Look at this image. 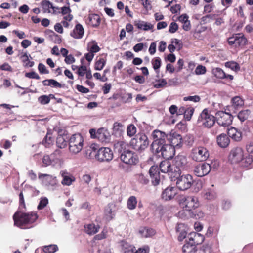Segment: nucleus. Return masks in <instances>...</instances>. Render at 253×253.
Masks as SVG:
<instances>
[{
    "mask_svg": "<svg viewBox=\"0 0 253 253\" xmlns=\"http://www.w3.org/2000/svg\"><path fill=\"white\" fill-rule=\"evenodd\" d=\"M139 233L143 237L149 238L154 236L156 234V231L152 228L141 227L139 230Z\"/></svg>",
    "mask_w": 253,
    "mask_h": 253,
    "instance_id": "obj_31",
    "label": "nucleus"
},
{
    "mask_svg": "<svg viewBox=\"0 0 253 253\" xmlns=\"http://www.w3.org/2000/svg\"><path fill=\"white\" fill-rule=\"evenodd\" d=\"M244 100L240 96H235L232 99V105L229 107L228 110L232 113H236V111L243 106Z\"/></svg>",
    "mask_w": 253,
    "mask_h": 253,
    "instance_id": "obj_23",
    "label": "nucleus"
},
{
    "mask_svg": "<svg viewBox=\"0 0 253 253\" xmlns=\"http://www.w3.org/2000/svg\"><path fill=\"white\" fill-rule=\"evenodd\" d=\"M149 143L148 137L145 134H139L131 139L130 144L135 150L141 152L147 148Z\"/></svg>",
    "mask_w": 253,
    "mask_h": 253,
    "instance_id": "obj_6",
    "label": "nucleus"
},
{
    "mask_svg": "<svg viewBox=\"0 0 253 253\" xmlns=\"http://www.w3.org/2000/svg\"><path fill=\"white\" fill-rule=\"evenodd\" d=\"M44 86H50L52 87L62 88L63 85L59 82L53 79H47L42 82Z\"/></svg>",
    "mask_w": 253,
    "mask_h": 253,
    "instance_id": "obj_39",
    "label": "nucleus"
},
{
    "mask_svg": "<svg viewBox=\"0 0 253 253\" xmlns=\"http://www.w3.org/2000/svg\"><path fill=\"white\" fill-rule=\"evenodd\" d=\"M206 72V68L203 65H198L195 69V73L196 75H203Z\"/></svg>",
    "mask_w": 253,
    "mask_h": 253,
    "instance_id": "obj_57",
    "label": "nucleus"
},
{
    "mask_svg": "<svg viewBox=\"0 0 253 253\" xmlns=\"http://www.w3.org/2000/svg\"><path fill=\"white\" fill-rule=\"evenodd\" d=\"M250 114L251 111L250 110H244L239 112L237 117L241 122H243L248 119Z\"/></svg>",
    "mask_w": 253,
    "mask_h": 253,
    "instance_id": "obj_42",
    "label": "nucleus"
},
{
    "mask_svg": "<svg viewBox=\"0 0 253 253\" xmlns=\"http://www.w3.org/2000/svg\"><path fill=\"white\" fill-rule=\"evenodd\" d=\"M88 19V24L94 27H98L100 23V18L98 14H90Z\"/></svg>",
    "mask_w": 253,
    "mask_h": 253,
    "instance_id": "obj_33",
    "label": "nucleus"
},
{
    "mask_svg": "<svg viewBox=\"0 0 253 253\" xmlns=\"http://www.w3.org/2000/svg\"><path fill=\"white\" fill-rule=\"evenodd\" d=\"M49 96L46 95H43L40 96L38 98V101L42 105H45L49 103L50 102Z\"/></svg>",
    "mask_w": 253,
    "mask_h": 253,
    "instance_id": "obj_54",
    "label": "nucleus"
},
{
    "mask_svg": "<svg viewBox=\"0 0 253 253\" xmlns=\"http://www.w3.org/2000/svg\"><path fill=\"white\" fill-rule=\"evenodd\" d=\"M58 250V247L56 245H50L44 247L45 253H54Z\"/></svg>",
    "mask_w": 253,
    "mask_h": 253,
    "instance_id": "obj_50",
    "label": "nucleus"
},
{
    "mask_svg": "<svg viewBox=\"0 0 253 253\" xmlns=\"http://www.w3.org/2000/svg\"><path fill=\"white\" fill-rule=\"evenodd\" d=\"M120 157L122 162L128 165H135L138 161L137 155L134 152L129 150L124 151Z\"/></svg>",
    "mask_w": 253,
    "mask_h": 253,
    "instance_id": "obj_13",
    "label": "nucleus"
},
{
    "mask_svg": "<svg viewBox=\"0 0 253 253\" xmlns=\"http://www.w3.org/2000/svg\"><path fill=\"white\" fill-rule=\"evenodd\" d=\"M167 83L165 79H162L161 80H159L157 83L155 84H154V87L156 88H159L163 87L166 85Z\"/></svg>",
    "mask_w": 253,
    "mask_h": 253,
    "instance_id": "obj_60",
    "label": "nucleus"
},
{
    "mask_svg": "<svg viewBox=\"0 0 253 253\" xmlns=\"http://www.w3.org/2000/svg\"><path fill=\"white\" fill-rule=\"evenodd\" d=\"M136 132V128L134 125L131 124L127 126L126 130L127 135L130 137L133 136L135 134Z\"/></svg>",
    "mask_w": 253,
    "mask_h": 253,
    "instance_id": "obj_52",
    "label": "nucleus"
},
{
    "mask_svg": "<svg viewBox=\"0 0 253 253\" xmlns=\"http://www.w3.org/2000/svg\"><path fill=\"white\" fill-rule=\"evenodd\" d=\"M61 151L60 150H56L50 155L51 156V165L60 167L63 164V160L60 158Z\"/></svg>",
    "mask_w": 253,
    "mask_h": 253,
    "instance_id": "obj_24",
    "label": "nucleus"
},
{
    "mask_svg": "<svg viewBox=\"0 0 253 253\" xmlns=\"http://www.w3.org/2000/svg\"><path fill=\"white\" fill-rule=\"evenodd\" d=\"M44 13H50V9H54V7L52 4L47 0H43L41 3Z\"/></svg>",
    "mask_w": 253,
    "mask_h": 253,
    "instance_id": "obj_40",
    "label": "nucleus"
},
{
    "mask_svg": "<svg viewBox=\"0 0 253 253\" xmlns=\"http://www.w3.org/2000/svg\"><path fill=\"white\" fill-rule=\"evenodd\" d=\"M84 228L86 233L89 235H93L98 232L100 226L92 223L85 225Z\"/></svg>",
    "mask_w": 253,
    "mask_h": 253,
    "instance_id": "obj_36",
    "label": "nucleus"
},
{
    "mask_svg": "<svg viewBox=\"0 0 253 253\" xmlns=\"http://www.w3.org/2000/svg\"><path fill=\"white\" fill-rule=\"evenodd\" d=\"M38 70L40 73L42 74H48L49 73L45 65L42 63H39L38 65Z\"/></svg>",
    "mask_w": 253,
    "mask_h": 253,
    "instance_id": "obj_64",
    "label": "nucleus"
},
{
    "mask_svg": "<svg viewBox=\"0 0 253 253\" xmlns=\"http://www.w3.org/2000/svg\"><path fill=\"white\" fill-rule=\"evenodd\" d=\"M177 193V190L176 188L169 186L163 191L161 197L165 201H169L174 198Z\"/></svg>",
    "mask_w": 253,
    "mask_h": 253,
    "instance_id": "obj_20",
    "label": "nucleus"
},
{
    "mask_svg": "<svg viewBox=\"0 0 253 253\" xmlns=\"http://www.w3.org/2000/svg\"><path fill=\"white\" fill-rule=\"evenodd\" d=\"M194 109L193 108H189L186 109L184 114V118L186 120L189 121L191 119L193 114Z\"/></svg>",
    "mask_w": 253,
    "mask_h": 253,
    "instance_id": "obj_58",
    "label": "nucleus"
},
{
    "mask_svg": "<svg viewBox=\"0 0 253 253\" xmlns=\"http://www.w3.org/2000/svg\"><path fill=\"white\" fill-rule=\"evenodd\" d=\"M113 146L115 150L121 154L124 151L126 150V144L123 141H115Z\"/></svg>",
    "mask_w": 253,
    "mask_h": 253,
    "instance_id": "obj_35",
    "label": "nucleus"
},
{
    "mask_svg": "<svg viewBox=\"0 0 253 253\" xmlns=\"http://www.w3.org/2000/svg\"><path fill=\"white\" fill-rule=\"evenodd\" d=\"M48 203L47 198L44 197L41 198L39 204L38 206V209L41 210L44 208Z\"/></svg>",
    "mask_w": 253,
    "mask_h": 253,
    "instance_id": "obj_59",
    "label": "nucleus"
},
{
    "mask_svg": "<svg viewBox=\"0 0 253 253\" xmlns=\"http://www.w3.org/2000/svg\"><path fill=\"white\" fill-rule=\"evenodd\" d=\"M217 142L220 147L225 148L229 145L230 139L226 134H221L217 137Z\"/></svg>",
    "mask_w": 253,
    "mask_h": 253,
    "instance_id": "obj_32",
    "label": "nucleus"
},
{
    "mask_svg": "<svg viewBox=\"0 0 253 253\" xmlns=\"http://www.w3.org/2000/svg\"><path fill=\"white\" fill-rule=\"evenodd\" d=\"M115 208L113 204H109L104 210V218L107 221L112 220L115 216Z\"/></svg>",
    "mask_w": 253,
    "mask_h": 253,
    "instance_id": "obj_26",
    "label": "nucleus"
},
{
    "mask_svg": "<svg viewBox=\"0 0 253 253\" xmlns=\"http://www.w3.org/2000/svg\"><path fill=\"white\" fill-rule=\"evenodd\" d=\"M100 50V47L98 46L97 43L95 41H92L88 42L87 44V50L93 53H96Z\"/></svg>",
    "mask_w": 253,
    "mask_h": 253,
    "instance_id": "obj_37",
    "label": "nucleus"
},
{
    "mask_svg": "<svg viewBox=\"0 0 253 253\" xmlns=\"http://www.w3.org/2000/svg\"><path fill=\"white\" fill-rule=\"evenodd\" d=\"M110 137V133L107 129L104 128H100L97 131V139L101 142H109Z\"/></svg>",
    "mask_w": 253,
    "mask_h": 253,
    "instance_id": "obj_22",
    "label": "nucleus"
},
{
    "mask_svg": "<svg viewBox=\"0 0 253 253\" xmlns=\"http://www.w3.org/2000/svg\"><path fill=\"white\" fill-rule=\"evenodd\" d=\"M183 100L184 101H189L193 102H198L200 101L201 98L199 96L196 95L194 96H189L184 97L183 98Z\"/></svg>",
    "mask_w": 253,
    "mask_h": 253,
    "instance_id": "obj_56",
    "label": "nucleus"
},
{
    "mask_svg": "<svg viewBox=\"0 0 253 253\" xmlns=\"http://www.w3.org/2000/svg\"><path fill=\"white\" fill-rule=\"evenodd\" d=\"M231 113H233L231 111H229L227 108L225 109V111L217 112L215 114V118L218 125L223 126L230 125L233 119Z\"/></svg>",
    "mask_w": 253,
    "mask_h": 253,
    "instance_id": "obj_9",
    "label": "nucleus"
},
{
    "mask_svg": "<svg viewBox=\"0 0 253 253\" xmlns=\"http://www.w3.org/2000/svg\"><path fill=\"white\" fill-rule=\"evenodd\" d=\"M31 57L30 55H28L27 52L24 53L21 56V58L22 59V62L24 63V66L25 67H32L34 65V61L29 60V57Z\"/></svg>",
    "mask_w": 253,
    "mask_h": 253,
    "instance_id": "obj_41",
    "label": "nucleus"
},
{
    "mask_svg": "<svg viewBox=\"0 0 253 253\" xmlns=\"http://www.w3.org/2000/svg\"><path fill=\"white\" fill-rule=\"evenodd\" d=\"M193 183L192 176L189 174L183 175L177 178L176 186L182 191L189 189Z\"/></svg>",
    "mask_w": 253,
    "mask_h": 253,
    "instance_id": "obj_12",
    "label": "nucleus"
},
{
    "mask_svg": "<svg viewBox=\"0 0 253 253\" xmlns=\"http://www.w3.org/2000/svg\"><path fill=\"white\" fill-rule=\"evenodd\" d=\"M174 177L180 176L182 170L188 169V163L186 157L183 155H178L173 161Z\"/></svg>",
    "mask_w": 253,
    "mask_h": 253,
    "instance_id": "obj_4",
    "label": "nucleus"
},
{
    "mask_svg": "<svg viewBox=\"0 0 253 253\" xmlns=\"http://www.w3.org/2000/svg\"><path fill=\"white\" fill-rule=\"evenodd\" d=\"M158 169L162 172L167 173L170 176L174 177V168L169 161L164 160L161 162Z\"/></svg>",
    "mask_w": 253,
    "mask_h": 253,
    "instance_id": "obj_19",
    "label": "nucleus"
},
{
    "mask_svg": "<svg viewBox=\"0 0 253 253\" xmlns=\"http://www.w3.org/2000/svg\"><path fill=\"white\" fill-rule=\"evenodd\" d=\"M84 145V139L80 133L72 135L69 140V151L74 154L79 153L83 149Z\"/></svg>",
    "mask_w": 253,
    "mask_h": 253,
    "instance_id": "obj_3",
    "label": "nucleus"
},
{
    "mask_svg": "<svg viewBox=\"0 0 253 253\" xmlns=\"http://www.w3.org/2000/svg\"><path fill=\"white\" fill-rule=\"evenodd\" d=\"M213 74L218 79H228L230 80H233V76L231 75L226 74L224 71L220 68H215L212 69Z\"/></svg>",
    "mask_w": 253,
    "mask_h": 253,
    "instance_id": "obj_27",
    "label": "nucleus"
},
{
    "mask_svg": "<svg viewBox=\"0 0 253 253\" xmlns=\"http://www.w3.org/2000/svg\"><path fill=\"white\" fill-rule=\"evenodd\" d=\"M243 158V150L242 148L238 147L232 149L229 155V160L233 164L240 162Z\"/></svg>",
    "mask_w": 253,
    "mask_h": 253,
    "instance_id": "obj_16",
    "label": "nucleus"
},
{
    "mask_svg": "<svg viewBox=\"0 0 253 253\" xmlns=\"http://www.w3.org/2000/svg\"><path fill=\"white\" fill-rule=\"evenodd\" d=\"M97 149L96 148V145H91L86 151V154L87 157L89 159H92L95 158L96 159V155Z\"/></svg>",
    "mask_w": 253,
    "mask_h": 253,
    "instance_id": "obj_38",
    "label": "nucleus"
},
{
    "mask_svg": "<svg viewBox=\"0 0 253 253\" xmlns=\"http://www.w3.org/2000/svg\"><path fill=\"white\" fill-rule=\"evenodd\" d=\"M113 158V153L108 147H102L97 151L96 160L100 162H109Z\"/></svg>",
    "mask_w": 253,
    "mask_h": 253,
    "instance_id": "obj_15",
    "label": "nucleus"
},
{
    "mask_svg": "<svg viewBox=\"0 0 253 253\" xmlns=\"http://www.w3.org/2000/svg\"><path fill=\"white\" fill-rule=\"evenodd\" d=\"M123 125L121 123L115 122L113 125V132L121 134L123 131Z\"/></svg>",
    "mask_w": 253,
    "mask_h": 253,
    "instance_id": "obj_51",
    "label": "nucleus"
},
{
    "mask_svg": "<svg viewBox=\"0 0 253 253\" xmlns=\"http://www.w3.org/2000/svg\"><path fill=\"white\" fill-rule=\"evenodd\" d=\"M51 156L50 155H45L42 158V163L45 166L51 165Z\"/></svg>",
    "mask_w": 253,
    "mask_h": 253,
    "instance_id": "obj_62",
    "label": "nucleus"
},
{
    "mask_svg": "<svg viewBox=\"0 0 253 253\" xmlns=\"http://www.w3.org/2000/svg\"><path fill=\"white\" fill-rule=\"evenodd\" d=\"M190 216L191 217L194 218L195 219H200L204 217V213L201 211L197 210L194 211H191L189 212Z\"/></svg>",
    "mask_w": 253,
    "mask_h": 253,
    "instance_id": "obj_49",
    "label": "nucleus"
},
{
    "mask_svg": "<svg viewBox=\"0 0 253 253\" xmlns=\"http://www.w3.org/2000/svg\"><path fill=\"white\" fill-rule=\"evenodd\" d=\"M56 144L58 147L64 148L67 146V143L63 136L59 135L57 137Z\"/></svg>",
    "mask_w": 253,
    "mask_h": 253,
    "instance_id": "obj_46",
    "label": "nucleus"
},
{
    "mask_svg": "<svg viewBox=\"0 0 253 253\" xmlns=\"http://www.w3.org/2000/svg\"><path fill=\"white\" fill-rule=\"evenodd\" d=\"M211 170V165L205 163L196 166L194 169V172L196 176L202 177L207 175Z\"/></svg>",
    "mask_w": 253,
    "mask_h": 253,
    "instance_id": "obj_17",
    "label": "nucleus"
},
{
    "mask_svg": "<svg viewBox=\"0 0 253 253\" xmlns=\"http://www.w3.org/2000/svg\"><path fill=\"white\" fill-rule=\"evenodd\" d=\"M37 213L35 212L23 213L16 212L13 216L14 225L22 229L29 228L30 225L38 218Z\"/></svg>",
    "mask_w": 253,
    "mask_h": 253,
    "instance_id": "obj_2",
    "label": "nucleus"
},
{
    "mask_svg": "<svg viewBox=\"0 0 253 253\" xmlns=\"http://www.w3.org/2000/svg\"><path fill=\"white\" fill-rule=\"evenodd\" d=\"M134 179L136 182L142 185H146L149 182V180L147 175H145L142 173L136 174L134 175Z\"/></svg>",
    "mask_w": 253,
    "mask_h": 253,
    "instance_id": "obj_34",
    "label": "nucleus"
},
{
    "mask_svg": "<svg viewBox=\"0 0 253 253\" xmlns=\"http://www.w3.org/2000/svg\"><path fill=\"white\" fill-rule=\"evenodd\" d=\"M215 121V117L211 114L208 109H205L201 112L198 118V122L204 127L210 128L214 125Z\"/></svg>",
    "mask_w": 253,
    "mask_h": 253,
    "instance_id": "obj_7",
    "label": "nucleus"
},
{
    "mask_svg": "<svg viewBox=\"0 0 253 253\" xmlns=\"http://www.w3.org/2000/svg\"><path fill=\"white\" fill-rule=\"evenodd\" d=\"M253 159L252 156L248 155L246 156L244 159L243 158L242 161V166L245 167H248L253 162Z\"/></svg>",
    "mask_w": 253,
    "mask_h": 253,
    "instance_id": "obj_55",
    "label": "nucleus"
},
{
    "mask_svg": "<svg viewBox=\"0 0 253 253\" xmlns=\"http://www.w3.org/2000/svg\"><path fill=\"white\" fill-rule=\"evenodd\" d=\"M178 26L175 22H172L170 23L169 31L171 33H175L178 29Z\"/></svg>",
    "mask_w": 253,
    "mask_h": 253,
    "instance_id": "obj_61",
    "label": "nucleus"
},
{
    "mask_svg": "<svg viewBox=\"0 0 253 253\" xmlns=\"http://www.w3.org/2000/svg\"><path fill=\"white\" fill-rule=\"evenodd\" d=\"M209 157L208 149L203 146L193 147L190 154V157L194 161L202 162L206 161Z\"/></svg>",
    "mask_w": 253,
    "mask_h": 253,
    "instance_id": "obj_5",
    "label": "nucleus"
},
{
    "mask_svg": "<svg viewBox=\"0 0 253 253\" xmlns=\"http://www.w3.org/2000/svg\"><path fill=\"white\" fill-rule=\"evenodd\" d=\"M54 138L52 137L51 134L47 133L44 139L42 141V143L45 147H49V146L53 143Z\"/></svg>",
    "mask_w": 253,
    "mask_h": 253,
    "instance_id": "obj_47",
    "label": "nucleus"
},
{
    "mask_svg": "<svg viewBox=\"0 0 253 253\" xmlns=\"http://www.w3.org/2000/svg\"><path fill=\"white\" fill-rule=\"evenodd\" d=\"M173 145L176 144H172V143H165L159 146L157 149H152L153 152L158 154L159 156H161L166 159L171 158L174 155L175 151Z\"/></svg>",
    "mask_w": 253,
    "mask_h": 253,
    "instance_id": "obj_10",
    "label": "nucleus"
},
{
    "mask_svg": "<svg viewBox=\"0 0 253 253\" xmlns=\"http://www.w3.org/2000/svg\"><path fill=\"white\" fill-rule=\"evenodd\" d=\"M226 67L231 69L232 70L237 72L240 70L239 65L235 61H228L225 63Z\"/></svg>",
    "mask_w": 253,
    "mask_h": 253,
    "instance_id": "obj_44",
    "label": "nucleus"
},
{
    "mask_svg": "<svg viewBox=\"0 0 253 253\" xmlns=\"http://www.w3.org/2000/svg\"><path fill=\"white\" fill-rule=\"evenodd\" d=\"M228 43L235 47H243L247 44V40L242 33L233 35L228 38Z\"/></svg>",
    "mask_w": 253,
    "mask_h": 253,
    "instance_id": "obj_14",
    "label": "nucleus"
},
{
    "mask_svg": "<svg viewBox=\"0 0 253 253\" xmlns=\"http://www.w3.org/2000/svg\"><path fill=\"white\" fill-rule=\"evenodd\" d=\"M60 174L62 177L61 183L63 185L70 186L75 181V178L67 170H61Z\"/></svg>",
    "mask_w": 253,
    "mask_h": 253,
    "instance_id": "obj_21",
    "label": "nucleus"
},
{
    "mask_svg": "<svg viewBox=\"0 0 253 253\" xmlns=\"http://www.w3.org/2000/svg\"><path fill=\"white\" fill-rule=\"evenodd\" d=\"M149 174L152 178V183L153 185H158L161 182H163V177H161L157 166H152L149 169Z\"/></svg>",
    "mask_w": 253,
    "mask_h": 253,
    "instance_id": "obj_18",
    "label": "nucleus"
},
{
    "mask_svg": "<svg viewBox=\"0 0 253 253\" xmlns=\"http://www.w3.org/2000/svg\"><path fill=\"white\" fill-rule=\"evenodd\" d=\"M86 70H87L86 66H81L78 68V72H77L79 76L83 77L85 75V74L86 72Z\"/></svg>",
    "mask_w": 253,
    "mask_h": 253,
    "instance_id": "obj_63",
    "label": "nucleus"
},
{
    "mask_svg": "<svg viewBox=\"0 0 253 253\" xmlns=\"http://www.w3.org/2000/svg\"><path fill=\"white\" fill-rule=\"evenodd\" d=\"M84 34V29L80 24H77L73 30L71 32L70 35L75 39H81Z\"/></svg>",
    "mask_w": 253,
    "mask_h": 253,
    "instance_id": "obj_28",
    "label": "nucleus"
},
{
    "mask_svg": "<svg viewBox=\"0 0 253 253\" xmlns=\"http://www.w3.org/2000/svg\"><path fill=\"white\" fill-rule=\"evenodd\" d=\"M228 134L229 137L236 141H239L242 138V133L234 127L228 129Z\"/></svg>",
    "mask_w": 253,
    "mask_h": 253,
    "instance_id": "obj_30",
    "label": "nucleus"
},
{
    "mask_svg": "<svg viewBox=\"0 0 253 253\" xmlns=\"http://www.w3.org/2000/svg\"><path fill=\"white\" fill-rule=\"evenodd\" d=\"M179 202L189 212H190L193 209H195L199 206L198 198L192 196H182L179 198Z\"/></svg>",
    "mask_w": 253,
    "mask_h": 253,
    "instance_id": "obj_8",
    "label": "nucleus"
},
{
    "mask_svg": "<svg viewBox=\"0 0 253 253\" xmlns=\"http://www.w3.org/2000/svg\"><path fill=\"white\" fill-rule=\"evenodd\" d=\"M216 197V193L213 190L208 189L204 193V197L207 200H213Z\"/></svg>",
    "mask_w": 253,
    "mask_h": 253,
    "instance_id": "obj_45",
    "label": "nucleus"
},
{
    "mask_svg": "<svg viewBox=\"0 0 253 253\" xmlns=\"http://www.w3.org/2000/svg\"><path fill=\"white\" fill-rule=\"evenodd\" d=\"M152 64L154 69L157 71L160 68L161 65V59L159 57H155L152 59Z\"/></svg>",
    "mask_w": 253,
    "mask_h": 253,
    "instance_id": "obj_53",
    "label": "nucleus"
},
{
    "mask_svg": "<svg viewBox=\"0 0 253 253\" xmlns=\"http://www.w3.org/2000/svg\"><path fill=\"white\" fill-rule=\"evenodd\" d=\"M106 60L104 58H100L95 64V69L96 70H101L104 67Z\"/></svg>",
    "mask_w": 253,
    "mask_h": 253,
    "instance_id": "obj_48",
    "label": "nucleus"
},
{
    "mask_svg": "<svg viewBox=\"0 0 253 253\" xmlns=\"http://www.w3.org/2000/svg\"><path fill=\"white\" fill-rule=\"evenodd\" d=\"M39 178L45 185H54L56 182V177L46 174H40Z\"/></svg>",
    "mask_w": 253,
    "mask_h": 253,
    "instance_id": "obj_25",
    "label": "nucleus"
},
{
    "mask_svg": "<svg viewBox=\"0 0 253 253\" xmlns=\"http://www.w3.org/2000/svg\"><path fill=\"white\" fill-rule=\"evenodd\" d=\"M134 25L137 28L144 31L152 30L154 28L153 24L144 21L138 20L134 22Z\"/></svg>",
    "mask_w": 253,
    "mask_h": 253,
    "instance_id": "obj_29",
    "label": "nucleus"
},
{
    "mask_svg": "<svg viewBox=\"0 0 253 253\" xmlns=\"http://www.w3.org/2000/svg\"><path fill=\"white\" fill-rule=\"evenodd\" d=\"M137 203V199L135 196H131L129 197L127 201V206L128 209L133 210L136 208Z\"/></svg>",
    "mask_w": 253,
    "mask_h": 253,
    "instance_id": "obj_43",
    "label": "nucleus"
},
{
    "mask_svg": "<svg viewBox=\"0 0 253 253\" xmlns=\"http://www.w3.org/2000/svg\"><path fill=\"white\" fill-rule=\"evenodd\" d=\"M152 136L154 140L151 144L152 150L157 149L159 146L164 145L167 142L172 144L179 145L182 142L181 136L174 132L166 134L164 131L156 129L153 131Z\"/></svg>",
    "mask_w": 253,
    "mask_h": 253,
    "instance_id": "obj_1",
    "label": "nucleus"
},
{
    "mask_svg": "<svg viewBox=\"0 0 253 253\" xmlns=\"http://www.w3.org/2000/svg\"><path fill=\"white\" fill-rule=\"evenodd\" d=\"M191 236L189 238V241L185 244L182 247V252L183 253H195L197 251L196 247V239L201 236L200 234L193 233L190 234Z\"/></svg>",
    "mask_w": 253,
    "mask_h": 253,
    "instance_id": "obj_11",
    "label": "nucleus"
}]
</instances>
